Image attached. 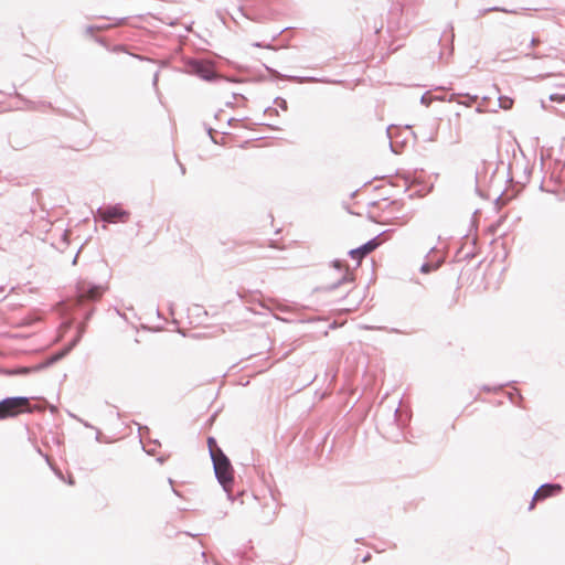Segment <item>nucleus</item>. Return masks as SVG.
Segmentation results:
<instances>
[{
    "mask_svg": "<svg viewBox=\"0 0 565 565\" xmlns=\"http://www.w3.org/2000/svg\"><path fill=\"white\" fill-rule=\"evenodd\" d=\"M31 412L32 407L28 397H8L0 402V420Z\"/></svg>",
    "mask_w": 565,
    "mask_h": 565,
    "instance_id": "nucleus-1",
    "label": "nucleus"
},
{
    "mask_svg": "<svg viewBox=\"0 0 565 565\" xmlns=\"http://www.w3.org/2000/svg\"><path fill=\"white\" fill-rule=\"evenodd\" d=\"M212 460L218 481L225 490L230 491V487L233 482V468L228 458L223 454L222 450H217L216 456H214Z\"/></svg>",
    "mask_w": 565,
    "mask_h": 565,
    "instance_id": "nucleus-2",
    "label": "nucleus"
},
{
    "mask_svg": "<svg viewBox=\"0 0 565 565\" xmlns=\"http://www.w3.org/2000/svg\"><path fill=\"white\" fill-rule=\"evenodd\" d=\"M105 289L102 286H94L86 281H81L76 287V300L83 303L86 300L96 301L104 295Z\"/></svg>",
    "mask_w": 565,
    "mask_h": 565,
    "instance_id": "nucleus-3",
    "label": "nucleus"
},
{
    "mask_svg": "<svg viewBox=\"0 0 565 565\" xmlns=\"http://www.w3.org/2000/svg\"><path fill=\"white\" fill-rule=\"evenodd\" d=\"M385 242V238H383V234L372 238L367 243L363 244L362 246L351 249L349 252L350 257L355 260L358 264H361L362 259L374 252L379 246H381Z\"/></svg>",
    "mask_w": 565,
    "mask_h": 565,
    "instance_id": "nucleus-4",
    "label": "nucleus"
},
{
    "mask_svg": "<svg viewBox=\"0 0 565 565\" xmlns=\"http://www.w3.org/2000/svg\"><path fill=\"white\" fill-rule=\"evenodd\" d=\"M97 213L103 221L108 223L126 222L129 216V213L118 205L99 209Z\"/></svg>",
    "mask_w": 565,
    "mask_h": 565,
    "instance_id": "nucleus-5",
    "label": "nucleus"
},
{
    "mask_svg": "<svg viewBox=\"0 0 565 565\" xmlns=\"http://www.w3.org/2000/svg\"><path fill=\"white\" fill-rule=\"evenodd\" d=\"M561 491H562V486H559V484H543L542 487H540L536 490L529 509L533 510L535 507V503L537 501L545 500L550 497H553V495L559 493Z\"/></svg>",
    "mask_w": 565,
    "mask_h": 565,
    "instance_id": "nucleus-6",
    "label": "nucleus"
},
{
    "mask_svg": "<svg viewBox=\"0 0 565 565\" xmlns=\"http://www.w3.org/2000/svg\"><path fill=\"white\" fill-rule=\"evenodd\" d=\"M207 445L211 452V457L214 458V456H216V451L221 449L217 447L216 441L213 437H210L207 439Z\"/></svg>",
    "mask_w": 565,
    "mask_h": 565,
    "instance_id": "nucleus-7",
    "label": "nucleus"
},
{
    "mask_svg": "<svg viewBox=\"0 0 565 565\" xmlns=\"http://www.w3.org/2000/svg\"><path fill=\"white\" fill-rule=\"evenodd\" d=\"M373 221L375 223H379V224H382V225H387V224H396V222L390 220V218H386V217H383L381 215L379 216H372Z\"/></svg>",
    "mask_w": 565,
    "mask_h": 565,
    "instance_id": "nucleus-8",
    "label": "nucleus"
},
{
    "mask_svg": "<svg viewBox=\"0 0 565 565\" xmlns=\"http://www.w3.org/2000/svg\"><path fill=\"white\" fill-rule=\"evenodd\" d=\"M550 100L552 102H557V103H563L565 102V92L563 93H553L550 95Z\"/></svg>",
    "mask_w": 565,
    "mask_h": 565,
    "instance_id": "nucleus-9",
    "label": "nucleus"
},
{
    "mask_svg": "<svg viewBox=\"0 0 565 565\" xmlns=\"http://www.w3.org/2000/svg\"><path fill=\"white\" fill-rule=\"evenodd\" d=\"M344 271H345V280H349V281H352L353 280V276L351 273H349V269L348 267H343Z\"/></svg>",
    "mask_w": 565,
    "mask_h": 565,
    "instance_id": "nucleus-10",
    "label": "nucleus"
},
{
    "mask_svg": "<svg viewBox=\"0 0 565 565\" xmlns=\"http://www.w3.org/2000/svg\"><path fill=\"white\" fill-rule=\"evenodd\" d=\"M540 43H541V40L539 38H533L531 40V45L533 49L536 47Z\"/></svg>",
    "mask_w": 565,
    "mask_h": 565,
    "instance_id": "nucleus-11",
    "label": "nucleus"
},
{
    "mask_svg": "<svg viewBox=\"0 0 565 565\" xmlns=\"http://www.w3.org/2000/svg\"><path fill=\"white\" fill-rule=\"evenodd\" d=\"M422 273L427 274L430 271V265L424 264L420 268Z\"/></svg>",
    "mask_w": 565,
    "mask_h": 565,
    "instance_id": "nucleus-12",
    "label": "nucleus"
},
{
    "mask_svg": "<svg viewBox=\"0 0 565 565\" xmlns=\"http://www.w3.org/2000/svg\"><path fill=\"white\" fill-rule=\"evenodd\" d=\"M561 44H562L564 47H563V49H559V53H558V54H556V57H558V56H562V57H563V56L565 55V43H561Z\"/></svg>",
    "mask_w": 565,
    "mask_h": 565,
    "instance_id": "nucleus-13",
    "label": "nucleus"
},
{
    "mask_svg": "<svg viewBox=\"0 0 565 565\" xmlns=\"http://www.w3.org/2000/svg\"><path fill=\"white\" fill-rule=\"evenodd\" d=\"M533 56L534 57H543V56H551V54H539V53H533Z\"/></svg>",
    "mask_w": 565,
    "mask_h": 565,
    "instance_id": "nucleus-14",
    "label": "nucleus"
},
{
    "mask_svg": "<svg viewBox=\"0 0 565 565\" xmlns=\"http://www.w3.org/2000/svg\"><path fill=\"white\" fill-rule=\"evenodd\" d=\"M370 558H371V555H370V554H367V555L363 558V562H367Z\"/></svg>",
    "mask_w": 565,
    "mask_h": 565,
    "instance_id": "nucleus-15",
    "label": "nucleus"
},
{
    "mask_svg": "<svg viewBox=\"0 0 565 565\" xmlns=\"http://www.w3.org/2000/svg\"><path fill=\"white\" fill-rule=\"evenodd\" d=\"M558 115L565 117V111L559 110Z\"/></svg>",
    "mask_w": 565,
    "mask_h": 565,
    "instance_id": "nucleus-16",
    "label": "nucleus"
},
{
    "mask_svg": "<svg viewBox=\"0 0 565 565\" xmlns=\"http://www.w3.org/2000/svg\"><path fill=\"white\" fill-rule=\"evenodd\" d=\"M335 267L339 269H342L341 265L339 263H335Z\"/></svg>",
    "mask_w": 565,
    "mask_h": 565,
    "instance_id": "nucleus-17",
    "label": "nucleus"
}]
</instances>
